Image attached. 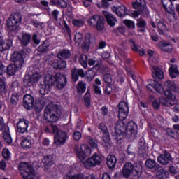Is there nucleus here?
Wrapping results in <instances>:
<instances>
[{
  "label": "nucleus",
  "mask_w": 179,
  "mask_h": 179,
  "mask_svg": "<svg viewBox=\"0 0 179 179\" xmlns=\"http://www.w3.org/2000/svg\"><path fill=\"white\" fill-rule=\"evenodd\" d=\"M22 22V15L20 13H15L10 15L7 20L6 27L8 30L13 31L17 30V27L20 26Z\"/></svg>",
  "instance_id": "obj_12"
},
{
  "label": "nucleus",
  "mask_w": 179,
  "mask_h": 179,
  "mask_svg": "<svg viewBox=\"0 0 179 179\" xmlns=\"http://www.w3.org/2000/svg\"><path fill=\"white\" fill-rule=\"evenodd\" d=\"M115 57L120 59V55L124 57L125 55V50L122 49V47L117 48L115 50Z\"/></svg>",
  "instance_id": "obj_44"
},
{
  "label": "nucleus",
  "mask_w": 179,
  "mask_h": 179,
  "mask_svg": "<svg viewBox=\"0 0 179 179\" xmlns=\"http://www.w3.org/2000/svg\"><path fill=\"white\" fill-rule=\"evenodd\" d=\"M148 83L147 89L150 92H153L154 89L158 94H163V93H164L165 97L162 96L160 98V102L162 106L171 107V106H174L177 103V98H176V95L173 94L171 92H177L178 86L176 85V83L172 80H167L164 83V88L160 83H157V81L154 80H148Z\"/></svg>",
  "instance_id": "obj_1"
},
{
  "label": "nucleus",
  "mask_w": 179,
  "mask_h": 179,
  "mask_svg": "<svg viewBox=\"0 0 179 179\" xmlns=\"http://www.w3.org/2000/svg\"><path fill=\"white\" fill-rule=\"evenodd\" d=\"M77 90H78L80 93H85V92H86V84L82 81L79 82L77 85Z\"/></svg>",
  "instance_id": "obj_43"
},
{
  "label": "nucleus",
  "mask_w": 179,
  "mask_h": 179,
  "mask_svg": "<svg viewBox=\"0 0 179 179\" xmlns=\"http://www.w3.org/2000/svg\"><path fill=\"white\" fill-rule=\"evenodd\" d=\"M18 169L23 179H34V177H36L33 166L26 162H21Z\"/></svg>",
  "instance_id": "obj_10"
},
{
  "label": "nucleus",
  "mask_w": 179,
  "mask_h": 179,
  "mask_svg": "<svg viewBox=\"0 0 179 179\" xmlns=\"http://www.w3.org/2000/svg\"><path fill=\"white\" fill-rule=\"evenodd\" d=\"M42 163L44 164L45 170L48 171V169L54 164V157L52 155H47L42 159Z\"/></svg>",
  "instance_id": "obj_25"
},
{
  "label": "nucleus",
  "mask_w": 179,
  "mask_h": 179,
  "mask_svg": "<svg viewBox=\"0 0 179 179\" xmlns=\"http://www.w3.org/2000/svg\"><path fill=\"white\" fill-rule=\"evenodd\" d=\"M169 73L171 79H175V78L179 76V70L177 65H171V66L169 68Z\"/></svg>",
  "instance_id": "obj_27"
},
{
  "label": "nucleus",
  "mask_w": 179,
  "mask_h": 179,
  "mask_svg": "<svg viewBox=\"0 0 179 179\" xmlns=\"http://www.w3.org/2000/svg\"><path fill=\"white\" fill-rule=\"evenodd\" d=\"M11 59L13 62V64H10L7 68V73L12 76L18 69H20L22 66H23V64H24V60L23 59V56L22 54L15 52L11 56Z\"/></svg>",
  "instance_id": "obj_6"
},
{
  "label": "nucleus",
  "mask_w": 179,
  "mask_h": 179,
  "mask_svg": "<svg viewBox=\"0 0 179 179\" xmlns=\"http://www.w3.org/2000/svg\"><path fill=\"white\" fill-rule=\"evenodd\" d=\"M145 166L148 169H153L156 166V162L152 159H147L145 162Z\"/></svg>",
  "instance_id": "obj_49"
},
{
  "label": "nucleus",
  "mask_w": 179,
  "mask_h": 179,
  "mask_svg": "<svg viewBox=\"0 0 179 179\" xmlns=\"http://www.w3.org/2000/svg\"><path fill=\"white\" fill-rule=\"evenodd\" d=\"M171 1L173 0H162V4L163 6L164 9L167 10L169 8H167V6L169 5V3H171Z\"/></svg>",
  "instance_id": "obj_58"
},
{
  "label": "nucleus",
  "mask_w": 179,
  "mask_h": 179,
  "mask_svg": "<svg viewBox=\"0 0 179 179\" xmlns=\"http://www.w3.org/2000/svg\"><path fill=\"white\" fill-rule=\"evenodd\" d=\"M141 174V167L135 166L132 162H126L120 171V177L129 178V177H136Z\"/></svg>",
  "instance_id": "obj_7"
},
{
  "label": "nucleus",
  "mask_w": 179,
  "mask_h": 179,
  "mask_svg": "<svg viewBox=\"0 0 179 179\" xmlns=\"http://www.w3.org/2000/svg\"><path fill=\"white\" fill-rule=\"evenodd\" d=\"M156 176L157 178H167L169 177V171L164 168H159L157 171Z\"/></svg>",
  "instance_id": "obj_37"
},
{
  "label": "nucleus",
  "mask_w": 179,
  "mask_h": 179,
  "mask_svg": "<svg viewBox=\"0 0 179 179\" xmlns=\"http://www.w3.org/2000/svg\"><path fill=\"white\" fill-rule=\"evenodd\" d=\"M88 24L96 27L99 31H101L104 29V18L100 15H94L88 20Z\"/></svg>",
  "instance_id": "obj_14"
},
{
  "label": "nucleus",
  "mask_w": 179,
  "mask_h": 179,
  "mask_svg": "<svg viewBox=\"0 0 179 179\" xmlns=\"http://www.w3.org/2000/svg\"><path fill=\"white\" fill-rule=\"evenodd\" d=\"M84 103L86 106V107H90V92H87L86 94L84 96Z\"/></svg>",
  "instance_id": "obj_47"
},
{
  "label": "nucleus",
  "mask_w": 179,
  "mask_h": 179,
  "mask_svg": "<svg viewBox=\"0 0 179 179\" xmlns=\"http://www.w3.org/2000/svg\"><path fill=\"white\" fill-rule=\"evenodd\" d=\"M158 47L162 51H165V52H171L173 50V45L166 41H161L158 44Z\"/></svg>",
  "instance_id": "obj_24"
},
{
  "label": "nucleus",
  "mask_w": 179,
  "mask_h": 179,
  "mask_svg": "<svg viewBox=\"0 0 179 179\" xmlns=\"http://www.w3.org/2000/svg\"><path fill=\"white\" fill-rule=\"evenodd\" d=\"M90 34H86L85 36V41L81 45V48L83 52H87V51H89V47H90Z\"/></svg>",
  "instance_id": "obj_26"
},
{
  "label": "nucleus",
  "mask_w": 179,
  "mask_h": 179,
  "mask_svg": "<svg viewBox=\"0 0 179 179\" xmlns=\"http://www.w3.org/2000/svg\"><path fill=\"white\" fill-rule=\"evenodd\" d=\"M79 61L83 68H87V56L86 55H81Z\"/></svg>",
  "instance_id": "obj_42"
},
{
  "label": "nucleus",
  "mask_w": 179,
  "mask_h": 179,
  "mask_svg": "<svg viewBox=\"0 0 179 179\" xmlns=\"http://www.w3.org/2000/svg\"><path fill=\"white\" fill-rule=\"evenodd\" d=\"M88 139H90V146H92L94 148H97V142L96 141V140L93 138H90V137H88Z\"/></svg>",
  "instance_id": "obj_62"
},
{
  "label": "nucleus",
  "mask_w": 179,
  "mask_h": 179,
  "mask_svg": "<svg viewBox=\"0 0 179 179\" xmlns=\"http://www.w3.org/2000/svg\"><path fill=\"white\" fill-rule=\"evenodd\" d=\"M99 129L102 131L103 146H104L105 148H110L111 146V143L110 142V134L108 133L107 127H106V124L101 123L99 124Z\"/></svg>",
  "instance_id": "obj_17"
},
{
  "label": "nucleus",
  "mask_w": 179,
  "mask_h": 179,
  "mask_svg": "<svg viewBox=\"0 0 179 179\" xmlns=\"http://www.w3.org/2000/svg\"><path fill=\"white\" fill-rule=\"evenodd\" d=\"M29 128V122L26 120H20L17 124V129L20 134H24Z\"/></svg>",
  "instance_id": "obj_21"
},
{
  "label": "nucleus",
  "mask_w": 179,
  "mask_h": 179,
  "mask_svg": "<svg viewBox=\"0 0 179 179\" xmlns=\"http://www.w3.org/2000/svg\"><path fill=\"white\" fill-rule=\"evenodd\" d=\"M3 138L6 143H12V136H10V131H9V129H5Z\"/></svg>",
  "instance_id": "obj_41"
},
{
  "label": "nucleus",
  "mask_w": 179,
  "mask_h": 179,
  "mask_svg": "<svg viewBox=\"0 0 179 179\" xmlns=\"http://www.w3.org/2000/svg\"><path fill=\"white\" fill-rule=\"evenodd\" d=\"M101 64L100 63L96 64V65L91 69L88 70L85 74V71L82 69H73L72 71V79L73 82H78L79 76L81 78H85L87 82H92L96 77V73H101Z\"/></svg>",
  "instance_id": "obj_5"
},
{
  "label": "nucleus",
  "mask_w": 179,
  "mask_h": 179,
  "mask_svg": "<svg viewBox=\"0 0 179 179\" xmlns=\"http://www.w3.org/2000/svg\"><path fill=\"white\" fill-rule=\"evenodd\" d=\"M19 100V94H13L11 96V103L12 104H16Z\"/></svg>",
  "instance_id": "obj_54"
},
{
  "label": "nucleus",
  "mask_w": 179,
  "mask_h": 179,
  "mask_svg": "<svg viewBox=\"0 0 179 179\" xmlns=\"http://www.w3.org/2000/svg\"><path fill=\"white\" fill-rule=\"evenodd\" d=\"M74 38L76 43L78 44V45H79V44H80L83 40V34L80 32H76Z\"/></svg>",
  "instance_id": "obj_46"
},
{
  "label": "nucleus",
  "mask_w": 179,
  "mask_h": 179,
  "mask_svg": "<svg viewBox=\"0 0 179 179\" xmlns=\"http://www.w3.org/2000/svg\"><path fill=\"white\" fill-rule=\"evenodd\" d=\"M43 78V73H34L32 76L26 75L24 78V85L27 87H30L37 83Z\"/></svg>",
  "instance_id": "obj_15"
},
{
  "label": "nucleus",
  "mask_w": 179,
  "mask_h": 179,
  "mask_svg": "<svg viewBox=\"0 0 179 179\" xmlns=\"http://www.w3.org/2000/svg\"><path fill=\"white\" fill-rule=\"evenodd\" d=\"M19 40L22 45H27L31 40V35L29 33H24L19 36Z\"/></svg>",
  "instance_id": "obj_28"
},
{
  "label": "nucleus",
  "mask_w": 179,
  "mask_h": 179,
  "mask_svg": "<svg viewBox=\"0 0 179 179\" xmlns=\"http://www.w3.org/2000/svg\"><path fill=\"white\" fill-rule=\"evenodd\" d=\"M69 57H71V52L66 49L60 51L57 55V58H59V59H66V58H69Z\"/></svg>",
  "instance_id": "obj_38"
},
{
  "label": "nucleus",
  "mask_w": 179,
  "mask_h": 179,
  "mask_svg": "<svg viewBox=\"0 0 179 179\" xmlns=\"http://www.w3.org/2000/svg\"><path fill=\"white\" fill-rule=\"evenodd\" d=\"M44 106H45V102L44 101V100L36 101L34 103L32 108H34L36 113H40V111H43Z\"/></svg>",
  "instance_id": "obj_32"
},
{
  "label": "nucleus",
  "mask_w": 179,
  "mask_h": 179,
  "mask_svg": "<svg viewBox=\"0 0 179 179\" xmlns=\"http://www.w3.org/2000/svg\"><path fill=\"white\" fill-rule=\"evenodd\" d=\"M10 151H9L7 148H3L2 152V156L3 159L6 160H9V158L10 157Z\"/></svg>",
  "instance_id": "obj_50"
},
{
  "label": "nucleus",
  "mask_w": 179,
  "mask_h": 179,
  "mask_svg": "<svg viewBox=\"0 0 179 179\" xmlns=\"http://www.w3.org/2000/svg\"><path fill=\"white\" fill-rule=\"evenodd\" d=\"M44 117L48 122H57L61 117V111L57 109V106L50 104L45 110Z\"/></svg>",
  "instance_id": "obj_8"
},
{
  "label": "nucleus",
  "mask_w": 179,
  "mask_h": 179,
  "mask_svg": "<svg viewBox=\"0 0 179 179\" xmlns=\"http://www.w3.org/2000/svg\"><path fill=\"white\" fill-rule=\"evenodd\" d=\"M34 142V140L32 138V137L30 136H27L22 139V141L21 143V146L25 150H27V149H30V148L33 146Z\"/></svg>",
  "instance_id": "obj_20"
},
{
  "label": "nucleus",
  "mask_w": 179,
  "mask_h": 179,
  "mask_svg": "<svg viewBox=\"0 0 179 179\" xmlns=\"http://www.w3.org/2000/svg\"><path fill=\"white\" fill-rule=\"evenodd\" d=\"M52 68L55 69H65L66 68V62L55 59L52 64Z\"/></svg>",
  "instance_id": "obj_29"
},
{
  "label": "nucleus",
  "mask_w": 179,
  "mask_h": 179,
  "mask_svg": "<svg viewBox=\"0 0 179 179\" xmlns=\"http://www.w3.org/2000/svg\"><path fill=\"white\" fill-rule=\"evenodd\" d=\"M124 23L129 29H135V22L129 20H125Z\"/></svg>",
  "instance_id": "obj_52"
},
{
  "label": "nucleus",
  "mask_w": 179,
  "mask_h": 179,
  "mask_svg": "<svg viewBox=\"0 0 179 179\" xmlns=\"http://www.w3.org/2000/svg\"><path fill=\"white\" fill-rule=\"evenodd\" d=\"M72 23L73 26H76L77 27H82L85 24V21L83 20H73Z\"/></svg>",
  "instance_id": "obj_51"
},
{
  "label": "nucleus",
  "mask_w": 179,
  "mask_h": 179,
  "mask_svg": "<svg viewBox=\"0 0 179 179\" xmlns=\"http://www.w3.org/2000/svg\"><path fill=\"white\" fill-rule=\"evenodd\" d=\"M23 106L27 110L33 108L34 103L36 102L34 101V97L30 94H26L23 98Z\"/></svg>",
  "instance_id": "obj_19"
},
{
  "label": "nucleus",
  "mask_w": 179,
  "mask_h": 179,
  "mask_svg": "<svg viewBox=\"0 0 179 179\" xmlns=\"http://www.w3.org/2000/svg\"><path fill=\"white\" fill-rule=\"evenodd\" d=\"M16 3H36L34 0H15Z\"/></svg>",
  "instance_id": "obj_55"
},
{
  "label": "nucleus",
  "mask_w": 179,
  "mask_h": 179,
  "mask_svg": "<svg viewBox=\"0 0 179 179\" xmlns=\"http://www.w3.org/2000/svg\"><path fill=\"white\" fill-rule=\"evenodd\" d=\"M32 41H33V43H34V44H36L37 45L40 44V38H38V36H37V34H34L32 36Z\"/></svg>",
  "instance_id": "obj_60"
},
{
  "label": "nucleus",
  "mask_w": 179,
  "mask_h": 179,
  "mask_svg": "<svg viewBox=\"0 0 179 179\" xmlns=\"http://www.w3.org/2000/svg\"><path fill=\"white\" fill-rule=\"evenodd\" d=\"M42 145H43V146H48V145H50V139L47 138H43L42 141Z\"/></svg>",
  "instance_id": "obj_64"
},
{
  "label": "nucleus",
  "mask_w": 179,
  "mask_h": 179,
  "mask_svg": "<svg viewBox=\"0 0 179 179\" xmlns=\"http://www.w3.org/2000/svg\"><path fill=\"white\" fill-rule=\"evenodd\" d=\"M132 6L134 9H138V10L132 13L131 10H127V7L122 5L118 7H112V11L119 17H124L127 15L131 16V17H138L141 14H143L144 17L149 15V10L146 7L145 0H136L132 3Z\"/></svg>",
  "instance_id": "obj_3"
},
{
  "label": "nucleus",
  "mask_w": 179,
  "mask_h": 179,
  "mask_svg": "<svg viewBox=\"0 0 179 179\" xmlns=\"http://www.w3.org/2000/svg\"><path fill=\"white\" fill-rule=\"evenodd\" d=\"M52 5H57L59 8H66V1L65 0H51Z\"/></svg>",
  "instance_id": "obj_40"
},
{
  "label": "nucleus",
  "mask_w": 179,
  "mask_h": 179,
  "mask_svg": "<svg viewBox=\"0 0 179 179\" xmlns=\"http://www.w3.org/2000/svg\"><path fill=\"white\" fill-rule=\"evenodd\" d=\"M65 85H66V76L60 73L48 71L45 76L44 83L41 85L40 93L44 96L50 93L52 86H55L56 89H64Z\"/></svg>",
  "instance_id": "obj_2"
},
{
  "label": "nucleus",
  "mask_w": 179,
  "mask_h": 179,
  "mask_svg": "<svg viewBox=\"0 0 179 179\" xmlns=\"http://www.w3.org/2000/svg\"><path fill=\"white\" fill-rule=\"evenodd\" d=\"M170 159H171V157H170V155L164 154V155H159L157 158V160L159 163H160L161 164H167V163L170 162Z\"/></svg>",
  "instance_id": "obj_33"
},
{
  "label": "nucleus",
  "mask_w": 179,
  "mask_h": 179,
  "mask_svg": "<svg viewBox=\"0 0 179 179\" xmlns=\"http://www.w3.org/2000/svg\"><path fill=\"white\" fill-rule=\"evenodd\" d=\"M107 164L109 169H114L117 164V158L114 155H108L107 158Z\"/></svg>",
  "instance_id": "obj_34"
},
{
  "label": "nucleus",
  "mask_w": 179,
  "mask_h": 179,
  "mask_svg": "<svg viewBox=\"0 0 179 179\" xmlns=\"http://www.w3.org/2000/svg\"><path fill=\"white\" fill-rule=\"evenodd\" d=\"M120 91V88L116 85H107L104 88V93L106 94V96H110L111 93H118Z\"/></svg>",
  "instance_id": "obj_31"
},
{
  "label": "nucleus",
  "mask_w": 179,
  "mask_h": 179,
  "mask_svg": "<svg viewBox=\"0 0 179 179\" xmlns=\"http://www.w3.org/2000/svg\"><path fill=\"white\" fill-rule=\"evenodd\" d=\"M165 10H166V15L169 22H172L173 23H174V22H176L177 20V15H176L174 8H170Z\"/></svg>",
  "instance_id": "obj_30"
},
{
  "label": "nucleus",
  "mask_w": 179,
  "mask_h": 179,
  "mask_svg": "<svg viewBox=\"0 0 179 179\" xmlns=\"http://www.w3.org/2000/svg\"><path fill=\"white\" fill-rule=\"evenodd\" d=\"M64 30L65 31V33H66V34H68V36L70 38V40H72V34H71V28H69V26H68V24H66V23H64Z\"/></svg>",
  "instance_id": "obj_53"
},
{
  "label": "nucleus",
  "mask_w": 179,
  "mask_h": 179,
  "mask_svg": "<svg viewBox=\"0 0 179 179\" xmlns=\"http://www.w3.org/2000/svg\"><path fill=\"white\" fill-rule=\"evenodd\" d=\"M160 104H163L160 101V98L159 99H156L152 103V106H153L154 108H159V107L160 106Z\"/></svg>",
  "instance_id": "obj_59"
},
{
  "label": "nucleus",
  "mask_w": 179,
  "mask_h": 179,
  "mask_svg": "<svg viewBox=\"0 0 179 179\" xmlns=\"http://www.w3.org/2000/svg\"><path fill=\"white\" fill-rule=\"evenodd\" d=\"M129 114V106H128V103L126 101H122L119 103V110H118V117L120 122H122L124 120L128 117Z\"/></svg>",
  "instance_id": "obj_16"
},
{
  "label": "nucleus",
  "mask_w": 179,
  "mask_h": 179,
  "mask_svg": "<svg viewBox=\"0 0 179 179\" xmlns=\"http://www.w3.org/2000/svg\"><path fill=\"white\" fill-rule=\"evenodd\" d=\"M137 27L138 29V31L141 33H144L145 29H146V21L142 18L138 19Z\"/></svg>",
  "instance_id": "obj_35"
},
{
  "label": "nucleus",
  "mask_w": 179,
  "mask_h": 179,
  "mask_svg": "<svg viewBox=\"0 0 179 179\" xmlns=\"http://www.w3.org/2000/svg\"><path fill=\"white\" fill-rule=\"evenodd\" d=\"M131 49L133 50V51H138L140 55L141 56L145 55V50H139L138 46H136V45L135 44V41H131Z\"/></svg>",
  "instance_id": "obj_45"
},
{
  "label": "nucleus",
  "mask_w": 179,
  "mask_h": 179,
  "mask_svg": "<svg viewBox=\"0 0 179 179\" xmlns=\"http://www.w3.org/2000/svg\"><path fill=\"white\" fill-rule=\"evenodd\" d=\"M50 128L52 129L53 134H56L54 138L55 145L57 146L65 145L66 139H68V134H66V132L59 131L58 127L54 124H51Z\"/></svg>",
  "instance_id": "obj_9"
},
{
  "label": "nucleus",
  "mask_w": 179,
  "mask_h": 179,
  "mask_svg": "<svg viewBox=\"0 0 179 179\" xmlns=\"http://www.w3.org/2000/svg\"><path fill=\"white\" fill-rule=\"evenodd\" d=\"M101 162H103L101 157L97 154H94L84 161L83 166H84L85 169H92V167H96V166H100Z\"/></svg>",
  "instance_id": "obj_13"
},
{
  "label": "nucleus",
  "mask_w": 179,
  "mask_h": 179,
  "mask_svg": "<svg viewBox=\"0 0 179 179\" xmlns=\"http://www.w3.org/2000/svg\"><path fill=\"white\" fill-rule=\"evenodd\" d=\"M104 82L106 83H111L113 82V78H111V75L110 74H106L103 78Z\"/></svg>",
  "instance_id": "obj_57"
},
{
  "label": "nucleus",
  "mask_w": 179,
  "mask_h": 179,
  "mask_svg": "<svg viewBox=\"0 0 179 179\" xmlns=\"http://www.w3.org/2000/svg\"><path fill=\"white\" fill-rule=\"evenodd\" d=\"M0 93H6V85L5 80L0 77Z\"/></svg>",
  "instance_id": "obj_48"
},
{
  "label": "nucleus",
  "mask_w": 179,
  "mask_h": 179,
  "mask_svg": "<svg viewBox=\"0 0 179 179\" xmlns=\"http://www.w3.org/2000/svg\"><path fill=\"white\" fill-rule=\"evenodd\" d=\"M158 33L162 35L167 34V27L162 22H157Z\"/></svg>",
  "instance_id": "obj_36"
},
{
  "label": "nucleus",
  "mask_w": 179,
  "mask_h": 179,
  "mask_svg": "<svg viewBox=\"0 0 179 179\" xmlns=\"http://www.w3.org/2000/svg\"><path fill=\"white\" fill-rule=\"evenodd\" d=\"M150 69L155 79H164V73L163 71L157 66V64H153V61L152 60L150 62Z\"/></svg>",
  "instance_id": "obj_18"
},
{
  "label": "nucleus",
  "mask_w": 179,
  "mask_h": 179,
  "mask_svg": "<svg viewBox=\"0 0 179 179\" xmlns=\"http://www.w3.org/2000/svg\"><path fill=\"white\" fill-rule=\"evenodd\" d=\"M124 132H126L127 135L135 136L138 132V125L133 121L129 122L127 126L124 122H117L115 126V136L117 142L124 138Z\"/></svg>",
  "instance_id": "obj_4"
},
{
  "label": "nucleus",
  "mask_w": 179,
  "mask_h": 179,
  "mask_svg": "<svg viewBox=\"0 0 179 179\" xmlns=\"http://www.w3.org/2000/svg\"><path fill=\"white\" fill-rule=\"evenodd\" d=\"M148 54L150 55V58L148 59L149 62H150H150L152 61V65H155L159 62V58L157 57H153V55H155V52L152 50H148Z\"/></svg>",
  "instance_id": "obj_39"
},
{
  "label": "nucleus",
  "mask_w": 179,
  "mask_h": 179,
  "mask_svg": "<svg viewBox=\"0 0 179 179\" xmlns=\"http://www.w3.org/2000/svg\"><path fill=\"white\" fill-rule=\"evenodd\" d=\"M103 16H105L108 24L111 27L115 26V23H117V18L113 15L110 13H108L107 11L103 12Z\"/></svg>",
  "instance_id": "obj_23"
},
{
  "label": "nucleus",
  "mask_w": 179,
  "mask_h": 179,
  "mask_svg": "<svg viewBox=\"0 0 179 179\" xmlns=\"http://www.w3.org/2000/svg\"><path fill=\"white\" fill-rule=\"evenodd\" d=\"M12 45H13V41H12V39H3L0 42V51H8V50L10 49Z\"/></svg>",
  "instance_id": "obj_22"
},
{
  "label": "nucleus",
  "mask_w": 179,
  "mask_h": 179,
  "mask_svg": "<svg viewBox=\"0 0 179 179\" xmlns=\"http://www.w3.org/2000/svg\"><path fill=\"white\" fill-rule=\"evenodd\" d=\"M75 151L78 159L83 164V162H85V159L92 155V150L86 144L79 145H76Z\"/></svg>",
  "instance_id": "obj_11"
},
{
  "label": "nucleus",
  "mask_w": 179,
  "mask_h": 179,
  "mask_svg": "<svg viewBox=\"0 0 179 179\" xmlns=\"http://www.w3.org/2000/svg\"><path fill=\"white\" fill-rule=\"evenodd\" d=\"M93 87L96 94H99V95L101 94V88H100V86L96 84H94Z\"/></svg>",
  "instance_id": "obj_56"
},
{
  "label": "nucleus",
  "mask_w": 179,
  "mask_h": 179,
  "mask_svg": "<svg viewBox=\"0 0 179 179\" xmlns=\"http://www.w3.org/2000/svg\"><path fill=\"white\" fill-rule=\"evenodd\" d=\"M0 169L6 170V162L3 160L0 162Z\"/></svg>",
  "instance_id": "obj_63"
},
{
  "label": "nucleus",
  "mask_w": 179,
  "mask_h": 179,
  "mask_svg": "<svg viewBox=\"0 0 179 179\" xmlns=\"http://www.w3.org/2000/svg\"><path fill=\"white\" fill-rule=\"evenodd\" d=\"M73 138L75 139V141H79V139L82 138V134H80V132L76 131L73 134Z\"/></svg>",
  "instance_id": "obj_61"
}]
</instances>
